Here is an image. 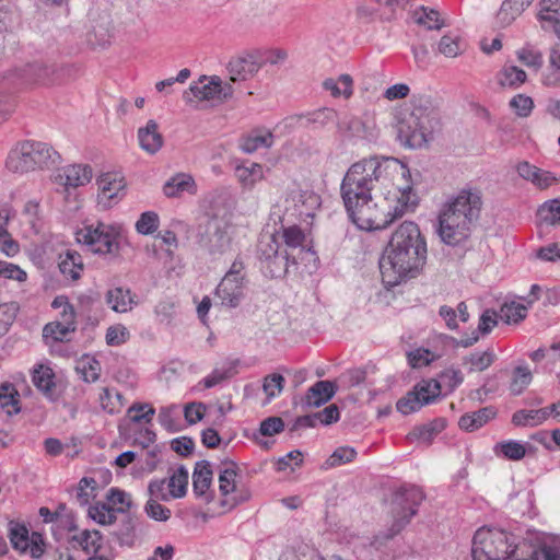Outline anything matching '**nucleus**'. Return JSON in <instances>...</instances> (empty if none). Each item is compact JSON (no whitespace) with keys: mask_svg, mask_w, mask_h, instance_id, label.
<instances>
[{"mask_svg":"<svg viewBox=\"0 0 560 560\" xmlns=\"http://www.w3.org/2000/svg\"><path fill=\"white\" fill-rule=\"evenodd\" d=\"M14 75L24 83L49 85L58 81V71L54 65L36 61L14 71Z\"/></svg>","mask_w":560,"mask_h":560,"instance_id":"nucleus-12","label":"nucleus"},{"mask_svg":"<svg viewBox=\"0 0 560 560\" xmlns=\"http://www.w3.org/2000/svg\"><path fill=\"white\" fill-rule=\"evenodd\" d=\"M127 413L130 420L135 423H139L141 421L149 423L152 420L155 410L148 404H135L128 408Z\"/></svg>","mask_w":560,"mask_h":560,"instance_id":"nucleus-61","label":"nucleus"},{"mask_svg":"<svg viewBox=\"0 0 560 560\" xmlns=\"http://www.w3.org/2000/svg\"><path fill=\"white\" fill-rule=\"evenodd\" d=\"M436 380L441 383V388L445 387L451 393L463 383L464 377L459 370L450 368L442 371Z\"/></svg>","mask_w":560,"mask_h":560,"instance_id":"nucleus-57","label":"nucleus"},{"mask_svg":"<svg viewBox=\"0 0 560 560\" xmlns=\"http://www.w3.org/2000/svg\"><path fill=\"white\" fill-rule=\"evenodd\" d=\"M526 315L527 306L517 302L504 303L500 310V317L506 324L520 323Z\"/></svg>","mask_w":560,"mask_h":560,"instance_id":"nucleus-44","label":"nucleus"},{"mask_svg":"<svg viewBox=\"0 0 560 560\" xmlns=\"http://www.w3.org/2000/svg\"><path fill=\"white\" fill-rule=\"evenodd\" d=\"M58 267L62 276L67 279H71L72 281L79 280L84 269L81 255L71 249L59 255Z\"/></svg>","mask_w":560,"mask_h":560,"instance_id":"nucleus-23","label":"nucleus"},{"mask_svg":"<svg viewBox=\"0 0 560 560\" xmlns=\"http://www.w3.org/2000/svg\"><path fill=\"white\" fill-rule=\"evenodd\" d=\"M407 357L409 365L413 369L429 365L434 360L431 351L423 348L408 352Z\"/></svg>","mask_w":560,"mask_h":560,"instance_id":"nucleus-64","label":"nucleus"},{"mask_svg":"<svg viewBox=\"0 0 560 560\" xmlns=\"http://www.w3.org/2000/svg\"><path fill=\"white\" fill-rule=\"evenodd\" d=\"M188 470L185 466H179L166 479L167 488L172 491L174 499H179L186 495L188 486Z\"/></svg>","mask_w":560,"mask_h":560,"instance_id":"nucleus-38","label":"nucleus"},{"mask_svg":"<svg viewBox=\"0 0 560 560\" xmlns=\"http://www.w3.org/2000/svg\"><path fill=\"white\" fill-rule=\"evenodd\" d=\"M98 203L104 208H112L118 200L125 196L124 178L117 174L106 173L97 179Z\"/></svg>","mask_w":560,"mask_h":560,"instance_id":"nucleus-13","label":"nucleus"},{"mask_svg":"<svg viewBox=\"0 0 560 560\" xmlns=\"http://www.w3.org/2000/svg\"><path fill=\"white\" fill-rule=\"evenodd\" d=\"M510 106L517 116L527 117L534 108V102L527 95L517 94L510 101Z\"/></svg>","mask_w":560,"mask_h":560,"instance_id":"nucleus-63","label":"nucleus"},{"mask_svg":"<svg viewBox=\"0 0 560 560\" xmlns=\"http://www.w3.org/2000/svg\"><path fill=\"white\" fill-rule=\"evenodd\" d=\"M540 220L548 225H556L560 223V200L552 199L545 202L538 209Z\"/></svg>","mask_w":560,"mask_h":560,"instance_id":"nucleus-50","label":"nucleus"},{"mask_svg":"<svg viewBox=\"0 0 560 560\" xmlns=\"http://www.w3.org/2000/svg\"><path fill=\"white\" fill-rule=\"evenodd\" d=\"M68 544L73 548H80L88 556L98 553L103 547V536L96 530L83 529L68 537Z\"/></svg>","mask_w":560,"mask_h":560,"instance_id":"nucleus-18","label":"nucleus"},{"mask_svg":"<svg viewBox=\"0 0 560 560\" xmlns=\"http://www.w3.org/2000/svg\"><path fill=\"white\" fill-rule=\"evenodd\" d=\"M59 154L48 143L25 140L11 150L7 159V167L14 173H27L36 168L54 165Z\"/></svg>","mask_w":560,"mask_h":560,"instance_id":"nucleus-5","label":"nucleus"},{"mask_svg":"<svg viewBox=\"0 0 560 560\" xmlns=\"http://www.w3.org/2000/svg\"><path fill=\"white\" fill-rule=\"evenodd\" d=\"M337 113L332 108L323 107L314 112L299 116L300 125L303 127H312L314 129L324 128L326 125L334 122Z\"/></svg>","mask_w":560,"mask_h":560,"instance_id":"nucleus-27","label":"nucleus"},{"mask_svg":"<svg viewBox=\"0 0 560 560\" xmlns=\"http://www.w3.org/2000/svg\"><path fill=\"white\" fill-rule=\"evenodd\" d=\"M212 482V470L208 460H200L196 463L192 472V490L196 497L205 498L206 502L212 500L210 493V486Z\"/></svg>","mask_w":560,"mask_h":560,"instance_id":"nucleus-17","label":"nucleus"},{"mask_svg":"<svg viewBox=\"0 0 560 560\" xmlns=\"http://www.w3.org/2000/svg\"><path fill=\"white\" fill-rule=\"evenodd\" d=\"M530 381V371L527 368L517 366L514 370V377L510 385L512 394L520 395L529 385Z\"/></svg>","mask_w":560,"mask_h":560,"instance_id":"nucleus-56","label":"nucleus"},{"mask_svg":"<svg viewBox=\"0 0 560 560\" xmlns=\"http://www.w3.org/2000/svg\"><path fill=\"white\" fill-rule=\"evenodd\" d=\"M355 448L351 446H339L332 454L326 459L325 468H334L348 463H351L357 457Z\"/></svg>","mask_w":560,"mask_h":560,"instance_id":"nucleus-47","label":"nucleus"},{"mask_svg":"<svg viewBox=\"0 0 560 560\" xmlns=\"http://www.w3.org/2000/svg\"><path fill=\"white\" fill-rule=\"evenodd\" d=\"M119 238V231L115 226L103 222L84 225L75 233L78 243L98 255H118L120 249Z\"/></svg>","mask_w":560,"mask_h":560,"instance_id":"nucleus-6","label":"nucleus"},{"mask_svg":"<svg viewBox=\"0 0 560 560\" xmlns=\"http://www.w3.org/2000/svg\"><path fill=\"white\" fill-rule=\"evenodd\" d=\"M439 51L448 58H454L460 54L462 47L458 36L444 35L438 44Z\"/></svg>","mask_w":560,"mask_h":560,"instance_id":"nucleus-59","label":"nucleus"},{"mask_svg":"<svg viewBox=\"0 0 560 560\" xmlns=\"http://www.w3.org/2000/svg\"><path fill=\"white\" fill-rule=\"evenodd\" d=\"M159 226V215L153 211L143 212L136 223V230L143 235L152 234Z\"/></svg>","mask_w":560,"mask_h":560,"instance_id":"nucleus-62","label":"nucleus"},{"mask_svg":"<svg viewBox=\"0 0 560 560\" xmlns=\"http://www.w3.org/2000/svg\"><path fill=\"white\" fill-rule=\"evenodd\" d=\"M282 240L289 253L294 254L295 250L303 253L305 249L306 235L301 228L291 225L282 229Z\"/></svg>","mask_w":560,"mask_h":560,"instance_id":"nucleus-37","label":"nucleus"},{"mask_svg":"<svg viewBox=\"0 0 560 560\" xmlns=\"http://www.w3.org/2000/svg\"><path fill=\"white\" fill-rule=\"evenodd\" d=\"M516 171L523 179L530 182L539 189H546L557 182L552 173L532 165L526 161L518 163Z\"/></svg>","mask_w":560,"mask_h":560,"instance_id":"nucleus-19","label":"nucleus"},{"mask_svg":"<svg viewBox=\"0 0 560 560\" xmlns=\"http://www.w3.org/2000/svg\"><path fill=\"white\" fill-rule=\"evenodd\" d=\"M498 83L503 88L517 89L525 83L526 72L514 66L505 65L498 73Z\"/></svg>","mask_w":560,"mask_h":560,"instance_id":"nucleus-32","label":"nucleus"},{"mask_svg":"<svg viewBox=\"0 0 560 560\" xmlns=\"http://www.w3.org/2000/svg\"><path fill=\"white\" fill-rule=\"evenodd\" d=\"M19 310L20 307L16 302L0 304V334L9 330L16 318Z\"/></svg>","mask_w":560,"mask_h":560,"instance_id":"nucleus-55","label":"nucleus"},{"mask_svg":"<svg viewBox=\"0 0 560 560\" xmlns=\"http://www.w3.org/2000/svg\"><path fill=\"white\" fill-rule=\"evenodd\" d=\"M494 453L510 460H521L526 455V447L518 441L509 440L497 443Z\"/></svg>","mask_w":560,"mask_h":560,"instance_id":"nucleus-41","label":"nucleus"},{"mask_svg":"<svg viewBox=\"0 0 560 560\" xmlns=\"http://www.w3.org/2000/svg\"><path fill=\"white\" fill-rule=\"evenodd\" d=\"M236 464L230 462L229 466L220 471L219 475V490L222 495L226 497L231 493L237 492L236 483Z\"/></svg>","mask_w":560,"mask_h":560,"instance_id":"nucleus-43","label":"nucleus"},{"mask_svg":"<svg viewBox=\"0 0 560 560\" xmlns=\"http://www.w3.org/2000/svg\"><path fill=\"white\" fill-rule=\"evenodd\" d=\"M439 12L433 9L421 7L413 12L415 22L425 26L428 30H440L443 22L439 18Z\"/></svg>","mask_w":560,"mask_h":560,"instance_id":"nucleus-45","label":"nucleus"},{"mask_svg":"<svg viewBox=\"0 0 560 560\" xmlns=\"http://www.w3.org/2000/svg\"><path fill=\"white\" fill-rule=\"evenodd\" d=\"M285 203L292 205L295 213L301 218H313L320 207V197L311 189H303L294 184L288 191Z\"/></svg>","mask_w":560,"mask_h":560,"instance_id":"nucleus-11","label":"nucleus"},{"mask_svg":"<svg viewBox=\"0 0 560 560\" xmlns=\"http://www.w3.org/2000/svg\"><path fill=\"white\" fill-rule=\"evenodd\" d=\"M231 224L224 218L213 215L208 219L203 243L211 255H223L231 249Z\"/></svg>","mask_w":560,"mask_h":560,"instance_id":"nucleus-10","label":"nucleus"},{"mask_svg":"<svg viewBox=\"0 0 560 560\" xmlns=\"http://www.w3.org/2000/svg\"><path fill=\"white\" fill-rule=\"evenodd\" d=\"M352 78L349 74H341L338 80L326 79L323 86L329 91L334 97L343 95L350 97L352 94Z\"/></svg>","mask_w":560,"mask_h":560,"instance_id":"nucleus-42","label":"nucleus"},{"mask_svg":"<svg viewBox=\"0 0 560 560\" xmlns=\"http://www.w3.org/2000/svg\"><path fill=\"white\" fill-rule=\"evenodd\" d=\"M113 536L116 537L117 541L121 546H133L136 539V527L133 520L129 516H126L121 521L118 529L113 532Z\"/></svg>","mask_w":560,"mask_h":560,"instance_id":"nucleus-48","label":"nucleus"},{"mask_svg":"<svg viewBox=\"0 0 560 560\" xmlns=\"http://www.w3.org/2000/svg\"><path fill=\"white\" fill-rule=\"evenodd\" d=\"M106 302L113 311L125 313L131 308L133 301L128 289L114 288L107 292Z\"/></svg>","mask_w":560,"mask_h":560,"instance_id":"nucleus-39","label":"nucleus"},{"mask_svg":"<svg viewBox=\"0 0 560 560\" xmlns=\"http://www.w3.org/2000/svg\"><path fill=\"white\" fill-rule=\"evenodd\" d=\"M446 427V421L443 418L434 419L425 424L416 427L409 434L410 441H421L425 444H430L432 440L442 432Z\"/></svg>","mask_w":560,"mask_h":560,"instance_id":"nucleus-26","label":"nucleus"},{"mask_svg":"<svg viewBox=\"0 0 560 560\" xmlns=\"http://www.w3.org/2000/svg\"><path fill=\"white\" fill-rule=\"evenodd\" d=\"M337 386L330 381H318L311 386L305 395V405L319 407L329 401L336 394Z\"/></svg>","mask_w":560,"mask_h":560,"instance_id":"nucleus-22","label":"nucleus"},{"mask_svg":"<svg viewBox=\"0 0 560 560\" xmlns=\"http://www.w3.org/2000/svg\"><path fill=\"white\" fill-rule=\"evenodd\" d=\"M273 142V136L270 131L253 130L241 141V149L245 153H253L262 148H270Z\"/></svg>","mask_w":560,"mask_h":560,"instance_id":"nucleus-30","label":"nucleus"},{"mask_svg":"<svg viewBox=\"0 0 560 560\" xmlns=\"http://www.w3.org/2000/svg\"><path fill=\"white\" fill-rule=\"evenodd\" d=\"M235 175L243 187L252 188L257 182L262 179V166L258 163L238 165L235 168Z\"/></svg>","mask_w":560,"mask_h":560,"instance_id":"nucleus-36","label":"nucleus"},{"mask_svg":"<svg viewBox=\"0 0 560 560\" xmlns=\"http://www.w3.org/2000/svg\"><path fill=\"white\" fill-rule=\"evenodd\" d=\"M184 191L195 192V180L190 175L180 173L170 178L163 186L166 197L174 198Z\"/></svg>","mask_w":560,"mask_h":560,"instance_id":"nucleus-29","label":"nucleus"},{"mask_svg":"<svg viewBox=\"0 0 560 560\" xmlns=\"http://www.w3.org/2000/svg\"><path fill=\"white\" fill-rule=\"evenodd\" d=\"M32 382L49 399L55 398V373L49 366L39 365L34 370Z\"/></svg>","mask_w":560,"mask_h":560,"instance_id":"nucleus-28","label":"nucleus"},{"mask_svg":"<svg viewBox=\"0 0 560 560\" xmlns=\"http://www.w3.org/2000/svg\"><path fill=\"white\" fill-rule=\"evenodd\" d=\"M73 327L66 326L61 322H51L44 326L43 338L48 343L49 340L62 341L69 334L73 332Z\"/></svg>","mask_w":560,"mask_h":560,"instance_id":"nucleus-52","label":"nucleus"},{"mask_svg":"<svg viewBox=\"0 0 560 560\" xmlns=\"http://www.w3.org/2000/svg\"><path fill=\"white\" fill-rule=\"evenodd\" d=\"M424 499L421 488L417 486H402L395 491L393 497L394 522L386 535L393 538L410 522L417 514L418 506Z\"/></svg>","mask_w":560,"mask_h":560,"instance_id":"nucleus-7","label":"nucleus"},{"mask_svg":"<svg viewBox=\"0 0 560 560\" xmlns=\"http://www.w3.org/2000/svg\"><path fill=\"white\" fill-rule=\"evenodd\" d=\"M167 485L166 478L163 479H154L151 480L148 485V500H158L167 502L173 498L172 491L166 490L165 486Z\"/></svg>","mask_w":560,"mask_h":560,"instance_id":"nucleus-54","label":"nucleus"},{"mask_svg":"<svg viewBox=\"0 0 560 560\" xmlns=\"http://www.w3.org/2000/svg\"><path fill=\"white\" fill-rule=\"evenodd\" d=\"M412 390L419 396L423 406L434 402L441 395V383L436 378L421 380Z\"/></svg>","mask_w":560,"mask_h":560,"instance_id":"nucleus-35","label":"nucleus"},{"mask_svg":"<svg viewBox=\"0 0 560 560\" xmlns=\"http://www.w3.org/2000/svg\"><path fill=\"white\" fill-rule=\"evenodd\" d=\"M245 287V265L241 259H235L218 284L215 295L221 301L222 305L234 308L238 306L244 299Z\"/></svg>","mask_w":560,"mask_h":560,"instance_id":"nucleus-8","label":"nucleus"},{"mask_svg":"<svg viewBox=\"0 0 560 560\" xmlns=\"http://www.w3.org/2000/svg\"><path fill=\"white\" fill-rule=\"evenodd\" d=\"M93 172L88 164H72L58 170L55 182L65 187L66 190L78 188L89 184Z\"/></svg>","mask_w":560,"mask_h":560,"instance_id":"nucleus-14","label":"nucleus"},{"mask_svg":"<svg viewBox=\"0 0 560 560\" xmlns=\"http://www.w3.org/2000/svg\"><path fill=\"white\" fill-rule=\"evenodd\" d=\"M9 539L13 549L24 553L30 547V533L27 527L16 521H10L8 524Z\"/></svg>","mask_w":560,"mask_h":560,"instance_id":"nucleus-33","label":"nucleus"},{"mask_svg":"<svg viewBox=\"0 0 560 560\" xmlns=\"http://www.w3.org/2000/svg\"><path fill=\"white\" fill-rule=\"evenodd\" d=\"M495 360V354L491 349L483 352H475L463 358V364L468 365V372H482L487 370Z\"/></svg>","mask_w":560,"mask_h":560,"instance_id":"nucleus-40","label":"nucleus"},{"mask_svg":"<svg viewBox=\"0 0 560 560\" xmlns=\"http://www.w3.org/2000/svg\"><path fill=\"white\" fill-rule=\"evenodd\" d=\"M138 140L140 148L150 153H156L163 145V136L159 132V125L150 119L144 127L138 130Z\"/></svg>","mask_w":560,"mask_h":560,"instance_id":"nucleus-20","label":"nucleus"},{"mask_svg":"<svg viewBox=\"0 0 560 560\" xmlns=\"http://www.w3.org/2000/svg\"><path fill=\"white\" fill-rule=\"evenodd\" d=\"M296 256L284 250L277 256L261 262V269L271 279L282 278L287 275L289 265H296Z\"/></svg>","mask_w":560,"mask_h":560,"instance_id":"nucleus-21","label":"nucleus"},{"mask_svg":"<svg viewBox=\"0 0 560 560\" xmlns=\"http://www.w3.org/2000/svg\"><path fill=\"white\" fill-rule=\"evenodd\" d=\"M495 415L497 411L493 407H483L475 412L463 415L459 418L458 425L465 431L472 432L494 418Z\"/></svg>","mask_w":560,"mask_h":560,"instance_id":"nucleus-25","label":"nucleus"},{"mask_svg":"<svg viewBox=\"0 0 560 560\" xmlns=\"http://www.w3.org/2000/svg\"><path fill=\"white\" fill-rule=\"evenodd\" d=\"M20 395L11 383H3L0 385V410L4 411L8 416H13L20 412Z\"/></svg>","mask_w":560,"mask_h":560,"instance_id":"nucleus-31","label":"nucleus"},{"mask_svg":"<svg viewBox=\"0 0 560 560\" xmlns=\"http://www.w3.org/2000/svg\"><path fill=\"white\" fill-rule=\"evenodd\" d=\"M422 407V401L413 390L408 392L406 396L401 397L396 404L397 410L402 415H409L411 412L418 411Z\"/></svg>","mask_w":560,"mask_h":560,"instance_id":"nucleus-60","label":"nucleus"},{"mask_svg":"<svg viewBox=\"0 0 560 560\" xmlns=\"http://www.w3.org/2000/svg\"><path fill=\"white\" fill-rule=\"evenodd\" d=\"M264 62L259 61L255 54H245L234 57L228 63L230 80L233 82L246 81L253 78Z\"/></svg>","mask_w":560,"mask_h":560,"instance_id":"nucleus-15","label":"nucleus"},{"mask_svg":"<svg viewBox=\"0 0 560 560\" xmlns=\"http://www.w3.org/2000/svg\"><path fill=\"white\" fill-rule=\"evenodd\" d=\"M279 248V244L273 235L262 237L258 244V258L260 262L280 254Z\"/></svg>","mask_w":560,"mask_h":560,"instance_id":"nucleus-58","label":"nucleus"},{"mask_svg":"<svg viewBox=\"0 0 560 560\" xmlns=\"http://www.w3.org/2000/svg\"><path fill=\"white\" fill-rule=\"evenodd\" d=\"M337 132L343 141L365 140L375 142L378 129L373 120H363L354 116H343L337 120Z\"/></svg>","mask_w":560,"mask_h":560,"instance_id":"nucleus-9","label":"nucleus"},{"mask_svg":"<svg viewBox=\"0 0 560 560\" xmlns=\"http://www.w3.org/2000/svg\"><path fill=\"white\" fill-rule=\"evenodd\" d=\"M284 383V377L279 373L269 374L264 378L262 390L266 394L268 401L281 394Z\"/></svg>","mask_w":560,"mask_h":560,"instance_id":"nucleus-51","label":"nucleus"},{"mask_svg":"<svg viewBox=\"0 0 560 560\" xmlns=\"http://www.w3.org/2000/svg\"><path fill=\"white\" fill-rule=\"evenodd\" d=\"M143 510L149 518L156 522H167L172 516V511L158 500H148Z\"/></svg>","mask_w":560,"mask_h":560,"instance_id":"nucleus-53","label":"nucleus"},{"mask_svg":"<svg viewBox=\"0 0 560 560\" xmlns=\"http://www.w3.org/2000/svg\"><path fill=\"white\" fill-rule=\"evenodd\" d=\"M482 209L481 194L477 189H462L451 198L439 213L438 233L446 245L466 241L471 226L479 220Z\"/></svg>","mask_w":560,"mask_h":560,"instance_id":"nucleus-3","label":"nucleus"},{"mask_svg":"<svg viewBox=\"0 0 560 560\" xmlns=\"http://www.w3.org/2000/svg\"><path fill=\"white\" fill-rule=\"evenodd\" d=\"M125 513L126 509L122 506L112 508L106 503H97L89 508V516L100 525H110L117 520L116 514Z\"/></svg>","mask_w":560,"mask_h":560,"instance_id":"nucleus-34","label":"nucleus"},{"mask_svg":"<svg viewBox=\"0 0 560 560\" xmlns=\"http://www.w3.org/2000/svg\"><path fill=\"white\" fill-rule=\"evenodd\" d=\"M220 82V77H206L201 75L198 81L192 82L189 86V92L184 93V100L187 103L192 101L190 94L199 101L217 100V92Z\"/></svg>","mask_w":560,"mask_h":560,"instance_id":"nucleus-16","label":"nucleus"},{"mask_svg":"<svg viewBox=\"0 0 560 560\" xmlns=\"http://www.w3.org/2000/svg\"><path fill=\"white\" fill-rule=\"evenodd\" d=\"M548 407L540 409H521L513 413L512 423L515 427H537L549 419Z\"/></svg>","mask_w":560,"mask_h":560,"instance_id":"nucleus-24","label":"nucleus"},{"mask_svg":"<svg viewBox=\"0 0 560 560\" xmlns=\"http://www.w3.org/2000/svg\"><path fill=\"white\" fill-rule=\"evenodd\" d=\"M397 140L406 148L419 149L425 145L433 132L435 117L429 96H415L411 108L397 115Z\"/></svg>","mask_w":560,"mask_h":560,"instance_id":"nucleus-4","label":"nucleus"},{"mask_svg":"<svg viewBox=\"0 0 560 560\" xmlns=\"http://www.w3.org/2000/svg\"><path fill=\"white\" fill-rule=\"evenodd\" d=\"M23 221L27 223L32 231L37 234L40 232L43 224L39 215V205L36 201L30 200L24 205L22 211Z\"/></svg>","mask_w":560,"mask_h":560,"instance_id":"nucleus-49","label":"nucleus"},{"mask_svg":"<svg viewBox=\"0 0 560 560\" xmlns=\"http://www.w3.org/2000/svg\"><path fill=\"white\" fill-rule=\"evenodd\" d=\"M524 9L513 0H504L497 14V21L502 27L509 26Z\"/></svg>","mask_w":560,"mask_h":560,"instance_id":"nucleus-46","label":"nucleus"},{"mask_svg":"<svg viewBox=\"0 0 560 560\" xmlns=\"http://www.w3.org/2000/svg\"><path fill=\"white\" fill-rule=\"evenodd\" d=\"M427 242L412 221L402 222L393 233L380 259L382 281L395 287L418 277L427 262Z\"/></svg>","mask_w":560,"mask_h":560,"instance_id":"nucleus-2","label":"nucleus"},{"mask_svg":"<svg viewBox=\"0 0 560 560\" xmlns=\"http://www.w3.org/2000/svg\"><path fill=\"white\" fill-rule=\"evenodd\" d=\"M406 176L409 170L394 158L371 156L352 164L340 186L351 221L361 230H383L415 210L419 200L412 187L395 186Z\"/></svg>","mask_w":560,"mask_h":560,"instance_id":"nucleus-1","label":"nucleus"}]
</instances>
